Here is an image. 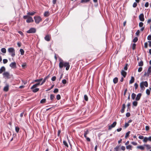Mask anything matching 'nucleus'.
I'll return each mask as SVG.
<instances>
[{"instance_id":"1","label":"nucleus","mask_w":151,"mask_h":151,"mask_svg":"<svg viewBox=\"0 0 151 151\" xmlns=\"http://www.w3.org/2000/svg\"><path fill=\"white\" fill-rule=\"evenodd\" d=\"M64 66L66 67L65 69L68 70L69 68L70 65L68 62H64L62 60H60L59 63V67L60 68H62Z\"/></svg>"},{"instance_id":"2","label":"nucleus","mask_w":151,"mask_h":151,"mask_svg":"<svg viewBox=\"0 0 151 151\" xmlns=\"http://www.w3.org/2000/svg\"><path fill=\"white\" fill-rule=\"evenodd\" d=\"M144 86H145V87H147L148 86V83L147 81H142L140 83V86L141 91H143L145 90V88Z\"/></svg>"},{"instance_id":"3","label":"nucleus","mask_w":151,"mask_h":151,"mask_svg":"<svg viewBox=\"0 0 151 151\" xmlns=\"http://www.w3.org/2000/svg\"><path fill=\"white\" fill-rule=\"evenodd\" d=\"M8 51L9 53H11V55L12 57H14L15 55V51L14 49L12 47L9 48H8Z\"/></svg>"},{"instance_id":"4","label":"nucleus","mask_w":151,"mask_h":151,"mask_svg":"<svg viewBox=\"0 0 151 151\" xmlns=\"http://www.w3.org/2000/svg\"><path fill=\"white\" fill-rule=\"evenodd\" d=\"M34 19L35 22L37 24H39L42 20V19L40 16H35L34 17Z\"/></svg>"},{"instance_id":"5","label":"nucleus","mask_w":151,"mask_h":151,"mask_svg":"<svg viewBox=\"0 0 151 151\" xmlns=\"http://www.w3.org/2000/svg\"><path fill=\"white\" fill-rule=\"evenodd\" d=\"M36 32V29L34 28H31L27 32L28 33H34Z\"/></svg>"},{"instance_id":"6","label":"nucleus","mask_w":151,"mask_h":151,"mask_svg":"<svg viewBox=\"0 0 151 151\" xmlns=\"http://www.w3.org/2000/svg\"><path fill=\"white\" fill-rule=\"evenodd\" d=\"M4 77L6 78H10V74L9 73L7 72H4L3 74Z\"/></svg>"},{"instance_id":"7","label":"nucleus","mask_w":151,"mask_h":151,"mask_svg":"<svg viewBox=\"0 0 151 151\" xmlns=\"http://www.w3.org/2000/svg\"><path fill=\"white\" fill-rule=\"evenodd\" d=\"M151 72V66L149 67L148 68L147 73H145L144 74V76H148Z\"/></svg>"},{"instance_id":"8","label":"nucleus","mask_w":151,"mask_h":151,"mask_svg":"<svg viewBox=\"0 0 151 151\" xmlns=\"http://www.w3.org/2000/svg\"><path fill=\"white\" fill-rule=\"evenodd\" d=\"M116 122H113L111 125L109 126L108 128L109 129V130H111L112 128L116 126Z\"/></svg>"},{"instance_id":"9","label":"nucleus","mask_w":151,"mask_h":151,"mask_svg":"<svg viewBox=\"0 0 151 151\" xmlns=\"http://www.w3.org/2000/svg\"><path fill=\"white\" fill-rule=\"evenodd\" d=\"M9 66L12 68H16V63L15 62L12 63Z\"/></svg>"},{"instance_id":"10","label":"nucleus","mask_w":151,"mask_h":151,"mask_svg":"<svg viewBox=\"0 0 151 151\" xmlns=\"http://www.w3.org/2000/svg\"><path fill=\"white\" fill-rule=\"evenodd\" d=\"M139 19L140 21H144V15L143 14H141L139 16Z\"/></svg>"},{"instance_id":"11","label":"nucleus","mask_w":151,"mask_h":151,"mask_svg":"<svg viewBox=\"0 0 151 151\" xmlns=\"http://www.w3.org/2000/svg\"><path fill=\"white\" fill-rule=\"evenodd\" d=\"M34 22V20L31 17H29L26 20V22L28 23H29Z\"/></svg>"},{"instance_id":"12","label":"nucleus","mask_w":151,"mask_h":151,"mask_svg":"<svg viewBox=\"0 0 151 151\" xmlns=\"http://www.w3.org/2000/svg\"><path fill=\"white\" fill-rule=\"evenodd\" d=\"M50 77V75H48L42 81V83H41L40 85H42L46 81V80L48 79Z\"/></svg>"},{"instance_id":"13","label":"nucleus","mask_w":151,"mask_h":151,"mask_svg":"<svg viewBox=\"0 0 151 151\" xmlns=\"http://www.w3.org/2000/svg\"><path fill=\"white\" fill-rule=\"evenodd\" d=\"M142 96V94L141 93H138L137 96L135 99L136 101H138L139 100L141 97Z\"/></svg>"},{"instance_id":"14","label":"nucleus","mask_w":151,"mask_h":151,"mask_svg":"<svg viewBox=\"0 0 151 151\" xmlns=\"http://www.w3.org/2000/svg\"><path fill=\"white\" fill-rule=\"evenodd\" d=\"M40 83L39 82V83H36L31 88V89H34V88H36V87H37V86H39V85H40Z\"/></svg>"},{"instance_id":"15","label":"nucleus","mask_w":151,"mask_h":151,"mask_svg":"<svg viewBox=\"0 0 151 151\" xmlns=\"http://www.w3.org/2000/svg\"><path fill=\"white\" fill-rule=\"evenodd\" d=\"M50 36L49 35H46L45 37V39L47 41H49L50 40Z\"/></svg>"},{"instance_id":"16","label":"nucleus","mask_w":151,"mask_h":151,"mask_svg":"<svg viewBox=\"0 0 151 151\" xmlns=\"http://www.w3.org/2000/svg\"><path fill=\"white\" fill-rule=\"evenodd\" d=\"M121 74L124 77H125L127 75V73L124 70H122L121 72Z\"/></svg>"},{"instance_id":"17","label":"nucleus","mask_w":151,"mask_h":151,"mask_svg":"<svg viewBox=\"0 0 151 151\" xmlns=\"http://www.w3.org/2000/svg\"><path fill=\"white\" fill-rule=\"evenodd\" d=\"M9 85L7 84L6 86H5L4 88V91H5L6 92L9 90Z\"/></svg>"},{"instance_id":"18","label":"nucleus","mask_w":151,"mask_h":151,"mask_svg":"<svg viewBox=\"0 0 151 151\" xmlns=\"http://www.w3.org/2000/svg\"><path fill=\"white\" fill-rule=\"evenodd\" d=\"M55 99V97L54 95L52 94H50V99L52 101L54 100Z\"/></svg>"},{"instance_id":"19","label":"nucleus","mask_w":151,"mask_h":151,"mask_svg":"<svg viewBox=\"0 0 151 151\" xmlns=\"http://www.w3.org/2000/svg\"><path fill=\"white\" fill-rule=\"evenodd\" d=\"M125 108V104H124L122 105V109L121 111L122 113H123L124 112Z\"/></svg>"},{"instance_id":"20","label":"nucleus","mask_w":151,"mask_h":151,"mask_svg":"<svg viewBox=\"0 0 151 151\" xmlns=\"http://www.w3.org/2000/svg\"><path fill=\"white\" fill-rule=\"evenodd\" d=\"M5 70V68L4 66L2 67L1 68H0V74L2 73L3 71Z\"/></svg>"},{"instance_id":"21","label":"nucleus","mask_w":151,"mask_h":151,"mask_svg":"<svg viewBox=\"0 0 151 151\" xmlns=\"http://www.w3.org/2000/svg\"><path fill=\"white\" fill-rule=\"evenodd\" d=\"M134 78L133 76H132L131 78V79L130 80L129 82V84H131L133 83L134 82Z\"/></svg>"},{"instance_id":"22","label":"nucleus","mask_w":151,"mask_h":151,"mask_svg":"<svg viewBox=\"0 0 151 151\" xmlns=\"http://www.w3.org/2000/svg\"><path fill=\"white\" fill-rule=\"evenodd\" d=\"M137 148L142 150H143L145 149L144 147L142 145L137 146Z\"/></svg>"},{"instance_id":"23","label":"nucleus","mask_w":151,"mask_h":151,"mask_svg":"<svg viewBox=\"0 0 151 151\" xmlns=\"http://www.w3.org/2000/svg\"><path fill=\"white\" fill-rule=\"evenodd\" d=\"M118 81V78L117 77H115L113 79V82L114 84L116 83Z\"/></svg>"},{"instance_id":"24","label":"nucleus","mask_w":151,"mask_h":151,"mask_svg":"<svg viewBox=\"0 0 151 151\" xmlns=\"http://www.w3.org/2000/svg\"><path fill=\"white\" fill-rule=\"evenodd\" d=\"M50 15V13L49 12H45L44 13V16L45 17H48Z\"/></svg>"},{"instance_id":"25","label":"nucleus","mask_w":151,"mask_h":151,"mask_svg":"<svg viewBox=\"0 0 151 151\" xmlns=\"http://www.w3.org/2000/svg\"><path fill=\"white\" fill-rule=\"evenodd\" d=\"M89 131L88 129L86 130V131H84V136L86 135L87 134H89Z\"/></svg>"},{"instance_id":"26","label":"nucleus","mask_w":151,"mask_h":151,"mask_svg":"<svg viewBox=\"0 0 151 151\" xmlns=\"http://www.w3.org/2000/svg\"><path fill=\"white\" fill-rule=\"evenodd\" d=\"M1 52L3 53H6V49L5 48H3L1 49Z\"/></svg>"},{"instance_id":"27","label":"nucleus","mask_w":151,"mask_h":151,"mask_svg":"<svg viewBox=\"0 0 151 151\" xmlns=\"http://www.w3.org/2000/svg\"><path fill=\"white\" fill-rule=\"evenodd\" d=\"M136 95L135 93H133L131 95L132 99L134 100L136 97Z\"/></svg>"},{"instance_id":"28","label":"nucleus","mask_w":151,"mask_h":151,"mask_svg":"<svg viewBox=\"0 0 151 151\" xmlns=\"http://www.w3.org/2000/svg\"><path fill=\"white\" fill-rule=\"evenodd\" d=\"M90 1V0H81V3H86L89 2Z\"/></svg>"},{"instance_id":"29","label":"nucleus","mask_w":151,"mask_h":151,"mask_svg":"<svg viewBox=\"0 0 151 151\" xmlns=\"http://www.w3.org/2000/svg\"><path fill=\"white\" fill-rule=\"evenodd\" d=\"M130 133V132L129 131H128L126 134V135L125 137V138H127L129 136Z\"/></svg>"},{"instance_id":"30","label":"nucleus","mask_w":151,"mask_h":151,"mask_svg":"<svg viewBox=\"0 0 151 151\" xmlns=\"http://www.w3.org/2000/svg\"><path fill=\"white\" fill-rule=\"evenodd\" d=\"M132 146L130 145H129L126 146V148L127 149H129L130 150H132Z\"/></svg>"},{"instance_id":"31","label":"nucleus","mask_w":151,"mask_h":151,"mask_svg":"<svg viewBox=\"0 0 151 151\" xmlns=\"http://www.w3.org/2000/svg\"><path fill=\"white\" fill-rule=\"evenodd\" d=\"M19 51L20 52L21 54L22 55H23L24 53V50L22 49H20Z\"/></svg>"},{"instance_id":"32","label":"nucleus","mask_w":151,"mask_h":151,"mask_svg":"<svg viewBox=\"0 0 151 151\" xmlns=\"http://www.w3.org/2000/svg\"><path fill=\"white\" fill-rule=\"evenodd\" d=\"M146 93L148 96H149L150 94V91L149 89H147L146 90Z\"/></svg>"},{"instance_id":"33","label":"nucleus","mask_w":151,"mask_h":151,"mask_svg":"<svg viewBox=\"0 0 151 151\" xmlns=\"http://www.w3.org/2000/svg\"><path fill=\"white\" fill-rule=\"evenodd\" d=\"M32 89V91L34 93H36L38 91L39 89V88H36L35 89Z\"/></svg>"},{"instance_id":"34","label":"nucleus","mask_w":151,"mask_h":151,"mask_svg":"<svg viewBox=\"0 0 151 151\" xmlns=\"http://www.w3.org/2000/svg\"><path fill=\"white\" fill-rule=\"evenodd\" d=\"M35 13V12H29L27 13V14L29 15H33Z\"/></svg>"},{"instance_id":"35","label":"nucleus","mask_w":151,"mask_h":151,"mask_svg":"<svg viewBox=\"0 0 151 151\" xmlns=\"http://www.w3.org/2000/svg\"><path fill=\"white\" fill-rule=\"evenodd\" d=\"M143 65V63L142 61H140L138 63V65L139 66H142Z\"/></svg>"},{"instance_id":"36","label":"nucleus","mask_w":151,"mask_h":151,"mask_svg":"<svg viewBox=\"0 0 151 151\" xmlns=\"http://www.w3.org/2000/svg\"><path fill=\"white\" fill-rule=\"evenodd\" d=\"M137 102L136 101H134L132 103L133 105L134 106H136L137 105Z\"/></svg>"},{"instance_id":"37","label":"nucleus","mask_w":151,"mask_h":151,"mask_svg":"<svg viewBox=\"0 0 151 151\" xmlns=\"http://www.w3.org/2000/svg\"><path fill=\"white\" fill-rule=\"evenodd\" d=\"M19 130V128L18 127H15V131L17 133H18Z\"/></svg>"},{"instance_id":"38","label":"nucleus","mask_w":151,"mask_h":151,"mask_svg":"<svg viewBox=\"0 0 151 151\" xmlns=\"http://www.w3.org/2000/svg\"><path fill=\"white\" fill-rule=\"evenodd\" d=\"M138 39L137 37H135L133 40V42L135 43L137 42Z\"/></svg>"},{"instance_id":"39","label":"nucleus","mask_w":151,"mask_h":151,"mask_svg":"<svg viewBox=\"0 0 151 151\" xmlns=\"http://www.w3.org/2000/svg\"><path fill=\"white\" fill-rule=\"evenodd\" d=\"M46 101V99H42L40 101V102L41 103H45Z\"/></svg>"},{"instance_id":"40","label":"nucleus","mask_w":151,"mask_h":151,"mask_svg":"<svg viewBox=\"0 0 151 151\" xmlns=\"http://www.w3.org/2000/svg\"><path fill=\"white\" fill-rule=\"evenodd\" d=\"M145 145L146 146V147L147 148V150L150 149L151 148L150 146L149 145Z\"/></svg>"},{"instance_id":"41","label":"nucleus","mask_w":151,"mask_h":151,"mask_svg":"<svg viewBox=\"0 0 151 151\" xmlns=\"http://www.w3.org/2000/svg\"><path fill=\"white\" fill-rule=\"evenodd\" d=\"M61 96L60 94H58L56 96V99L58 100H59L60 99Z\"/></svg>"},{"instance_id":"42","label":"nucleus","mask_w":151,"mask_h":151,"mask_svg":"<svg viewBox=\"0 0 151 151\" xmlns=\"http://www.w3.org/2000/svg\"><path fill=\"white\" fill-rule=\"evenodd\" d=\"M84 99L86 101H88V97L87 95H84Z\"/></svg>"},{"instance_id":"43","label":"nucleus","mask_w":151,"mask_h":151,"mask_svg":"<svg viewBox=\"0 0 151 151\" xmlns=\"http://www.w3.org/2000/svg\"><path fill=\"white\" fill-rule=\"evenodd\" d=\"M143 141L144 142H146L148 141L147 137H145L144 138H143Z\"/></svg>"},{"instance_id":"44","label":"nucleus","mask_w":151,"mask_h":151,"mask_svg":"<svg viewBox=\"0 0 151 151\" xmlns=\"http://www.w3.org/2000/svg\"><path fill=\"white\" fill-rule=\"evenodd\" d=\"M136 45L134 43L133 44V45H132V48L133 50H134L135 49V47H136Z\"/></svg>"},{"instance_id":"45","label":"nucleus","mask_w":151,"mask_h":151,"mask_svg":"<svg viewBox=\"0 0 151 151\" xmlns=\"http://www.w3.org/2000/svg\"><path fill=\"white\" fill-rule=\"evenodd\" d=\"M63 143L65 146L67 147H68V145L66 141H63Z\"/></svg>"},{"instance_id":"46","label":"nucleus","mask_w":151,"mask_h":151,"mask_svg":"<svg viewBox=\"0 0 151 151\" xmlns=\"http://www.w3.org/2000/svg\"><path fill=\"white\" fill-rule=\"evenodd\" d=\"M138 86V84H137L136 83H135L134 84V86L135 89V90H136Z\"/></svg>"},{"instance_id":"47","label":"nucleus","mask_w":151,"mask_h":151,"mask_svg":"<svg viewBox=\"0 0 151 151\" xmlns=\"http://www.w3.org/2000/svg\"><path fill=\"white\" fill-rule=\"evenodd\" d=\"M56 79V77L55 76H54L52 77L51 78V80L53 81H55Z\"/></svg>"},{"instance_id":"48","label":"nucleus","mask_w":151,"mask_h":151,"mask_svg":"<svg viewBox=\"0 0 151 151\" xmlns=\"http://www.w3.org/2000/svg\"><path fill=\"white\" fill-rule=\"evenodd\" d=\"M129 124L128 123H126L125 124L124 127L125 128H126L129 126Z\"/></svg>"},{"instance_id":"49","label":"nucleus","mask_w":151,"mask_h":151,"mask_svg":"<svg viewBox=\"0 0 151 151\" xmlns=\"http://www.w3.org/2000/svg\"><path fill=\"white\" fill-rule=\"evenodd\" d=\"M143 25V23L142 22H140L139 23V26L140 27H142Z\"/></svg>"},{"instance_id":"50","label":"nucleus","mask_w":151,"mask_h":151,"mask_svg":"<svg viewBox=\"0 0 151 151\" xmlns=\"http://www.w3.org/2000/svg\"><path fill=\"white\" fill-rule=\"evenodd\" d=\"M8 62V60L6 59H4L3 60V62L4 64Z\"/></svg>"},{"instance_id":"51","label":"nucleus","mask_w":151,"mask_h":151,"mask_svg":"<svg viewBox=\"0 0 151 151\" xmlns=\"http://www.w3.org/2000/svg\"><path fill=\"white\" fill-rule=\"evenodd\" d=\"M58 88H55V89L53 91V92L54 93H58Z\"/></svg>"},{"instance_id":"52","label":"nucleus","mask_w":151,"mask_h":151,"mask_svg":"<svg viewBox=\"0 0 151 151\" xmlns=\"http://www.w3.org/2000/svg\"><path fill=\"white\" fill-rule=\"evenodd\" d=\"M140 33V31L139 30H138L136 32L135 34L137 36H139V34Z\"/></svg>"},{"instance_id":"53","label":"nucleus","mask_w":151,"mask_h":151,"mask_svg":"<svg viewBox=\"0 0 151 151\" xmlns=\"http://www.w3.org/2000/svg\"><path fill=\"white\" fill-rule=\"evenodd\" d=\"M127 65H128L127 64H126L125 66L124 67V70H127Z\"/></svg>"},{"instance_id":"54","label":"nucleus","mask_w":151,"mask_h":151,"mask_svg":"<svg viewBox=\"0 0 151 151\" xmlns=\"http://www.w3.org/2000/svg\"><path fill=\"white\" fill-rule=\"evenodd\" d=\"M137 4L136 2H134L133 4V7L134 8L136 7Z\"/></svg>"},{"instance_id":"55","label":"nucleus","mask_w":151,"mask_h":151,"mask_svg":"<svg viewBox=\"0 0 151 151\" xmlns=\"http://www.w3.org/2000/svg\"><path fill=\"white\" fill-rule=\"evenodd\" d=\"M62 82L63 84H65L67 82L66 80L65 79H63L62 80Z\"/></svg>"},{"instance_id":"56","label":"nucleus","mask_w":151,"mask_h":151,"mask_svg":"<svg viewBox=\"0 0 151 151\" xmlns=\"http://www.w3.org/2000/svg\"><path fill=\"white\" fill-rule=\"evenodd\" d=\"M142 67H139L138 69V72H140L142 71Z\"/></svg>"},{"instance_id":"57","label":"nucleus","mask_w":151,"mask_h":151,"mask_svg":"<svg viewBox=\"0 0 151 151\" xmlns=\"http://www.w3.org/2000/svg\"><path fill=\"white\" fill-rule=\"evenodd\" d=\"M29 17H30L28 15H25V16H23V18L24 19H27V18L28 19Z\"/></svg>"},{"instance_id":"58","label":"nucleus","mask_w":151,"mask_h":151,"mask_svg":"<svg viewBox=\"0 0 151 151\" xmlns=\"http://www.w3.org/2000/svg\"><path fill=\"white\" fill-rule=\"evenodd\" d=\"M147 39L149 40H151V35H148L147 37Z\"/></svg>"},{"instance_id":"59","label":"nucleus","mask_w":151,"mask_h":151,"mask_svg":"<svg viewBox=\"0 0 151 151\" xmlns=\"http://www.w3.org/2000/svg\"><path fill=\"white\" fill-rule=\"evenodd\" d=\"M148 46V44L147 42H145L144 44V46L145 48H147Z\"/></svg>"},{"instance_id":"60","label":"nucleus","mask_w":151,"mask_h":151,"mask_svg":"<svg viewBox=\"0 0 151 151\" xmlns=\"http://www.w3.org/2000/svg\"><path fill=\"white\" fill-rule=\"evenodd\" d=\"M131 143L134 145H137V142H132Z\"/></svg>"},{"instance_id":"61","label":"nucleus","mask_w":151,"mask_h":151,"mask_svg":"<svg viewBox=\"0 0 151 151\" xmlns=\"http://www.w3.org/2000/svg\"><path fill=\"white\" fill-rule=\"evenodd\" d=\"M130 115V113L129 112H127L126 114V116L127 117H129Z\"/></svg>"},{"instance_id":"62","label":"nucleus","mask_w":151,"mask_h":151,"mask_svg":"<svg viewBox=\"0 0 151 151\" xmlns=\"http://www.w3.org/2000/svg\"><path fill=\"white\" fill-rule=\"evenodd\" d=\"M149 6V3L148 2H147L145 3V6L146 7H147Z\"/></svg>"},{"instance_id":"63","label":"nucleus","mask_w":151,"mask_h":151,"mask_svg":"<svg viewBox=\"0 0 151 151\" xmlns=\"http://www.w3.org/2000/svg\"><path fill=\"white\" fill-rule=\"evenodd\" d=\"M145 129L146 131L149 130V127L147 126H146Z\"/></svg>"},{"instance_id":"64","label":"nucleus","mask_w":151,"mask_h":151,"mask_svg":"<svg viewBox=\"0 0 151 151\" xmlns=\"http://www.w3.org/2000/svg\"><path fill=\"white\" fill-rule=\"evenodd\" d=\"M121 149L123 151L125 150V147L124 146H122L121 147Z\"/></svg>"}]
</instances>
